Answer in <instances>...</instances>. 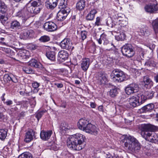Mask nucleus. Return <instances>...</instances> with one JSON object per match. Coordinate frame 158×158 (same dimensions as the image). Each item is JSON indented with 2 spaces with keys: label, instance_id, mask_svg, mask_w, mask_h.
<instances>
[{
  "label": "nucleus",
  "instance_id": "nucleus-35",
  "mask_svg": "<svg viewBox=\"0 0 158 158\" xmlns=\"http://www.w3.org/2000/svg\"><path fill=\"white\" fill-rule=\"evenodd\" d=\"M56 53L53 51H48L46 53V56L48 59L52 61L56 60Z\"/></svg>",
  "mask_w": 158,
  "mask_h": 158
},
{
  "label": "nucleus",
  "instance_id": "nucleus-57",
  "mask_svg": "<svg viewBox=\"0 0 158 158\" xmlns=\"http://www.w3.org/2000/svg\"><path fill=\"white\" fill-rule=\"evenodd\" d=\"M18 110V108L16 106L12 107L10 108V111L12 112L17 111Z\"/></svg>",
  "mask_w": 158,
  "mask_h": 158
},
{
  "label": "nucleus",
  "instance_id": "nucleus-19",
  "mask_svg": "<svg viewBox=\"0 0 158 158\" xmlns=\"http://www.w3.org/2000/svg\"><path fill=\"white\" fill-rule=\"evenodd\" d=\"M145 11L150 13H156L158 12V5L150 4L147 5L145 7Z\"/></svg>",
  "mask_w": 158,
  "mask_h": 158
},
{
  "label": "nucleus",
  "instance_id": "nucleus-31",
  "mask_svg": "<svg viewBox=\"0 0 158 158\" xmlns=\"http://www.w3.org/2000/svg\"><path fill=\"white\" fill-rule=\"evenodd\" d=\"M85 6V0H80L77 3L76 8L77 10L81 11L84 9Z\"/></svg>",
  "mask_w": 158,
  "mask_h": 158
},
{
  "label": "nucleus",
  "instance_id": "nucleus-20",
  "mask_svg": "<svg viewBox=\"0 0 158 158\" xmlns=\"http://www.w3.org/2000/svg\"><path fill=\"white\" fill-rule=\"evenodd\" d=\"M100 37L99 39H98L97 37H96L97 40L99 44H101L102 41L103 42V44L104 45H107L108 44L109 46H113L114 47V46L113 44L112 43H110L108 40L107 38L106 35L104 34H102L100 35Z\"/></svg>",
  "mask_w": 158,
  "mask_h": 158
},
{
  "label": "nucleus",
  "instance_id": "nucleus-55",
  "mask_svg": "<svg viewBox=\"0 0 158 158\" xmlns=\"http://www.w3.org/2000/svg\"><path fill=\"white\" fill-rule=\"evenodd\" d=\"M32 84V87L35 89L38 88L40 85L39 83L36 82L33 83Z\"/></svg>",
  "mask_w": 158,
  "mask_h": 158
},
{
  "label": "nucleus",
  "instance_id": "nucleus-54",
  "mask_svg": "<svg viewBox=\"0 0 158 158\" xmlns=\"http://www.w3.org/2000/svg\"><path fill=\"white\" fill-rule=\"evenodd\" d=\"M13 103V101L10 100H7L5 102L4 104L8 106H10L12 105Z\"/></svg>",
  "mask_w": 158,
  "mask_h": 158
},
{
  "label": "nucleus",
  "instance_id": "nucleus-60",
  "mask_svg": "<svg viewBox=\"0 0 158 158\" xmlns=\"http://www.w3.org/2000/svg\"><path fill=\"white\" fill-rule=\"evenodd\" d=\"M25 112L22 111L21 112L19 115V116L20 117H23L25 115Z\"/></svg>",
  "mask_w": 158,
  "mask_h": 158
},
{
  "label": "nucleus",
  "instance_id": "nucleus-2",
  "mask_svg": "<svg viewBox=\"0 0 158 158\" xmlns=\"http://www.w3.org/2000/svg\"><path fill=\"white\" fill-rule=\"evenodd\" d=\"M140 128L142 131L141 136L146 140L155 143L158 141L157 135L149 132L154 131L156 130L155 126L150 124H143L141 125Z\"/></svg>",
  "mask_w": 158,
  "mask_h": 158
},
{
  "label": "nucleus",
  "instance_id": "nucleus-24",
  "mask_svg": "<svg viewBox=\"0 0 158 158\" xmlns=\"http://www.w3.org/2000/svg\"><path fill=\"white\" fill-rule=\"evenodd\" d=\"M57 4V0H46L45 6L47 8L53 9Z\"/></svg>",
  "mask_w": 158,
  "mask_h": 158
},
{
  "label": "nucleus",
  "instance_id": "nucleus-61",
  "mask_svg": "<svg viewBox=\"0 0 158 158\" xmlns=\"http://www.w3.org/2000/svg\"><path fill=\"white\" fill-rule=\"evenodd\" d=\"M154 79L156 82H158V74H156L154 76Z\"/></svg>",
  "mask_w": 158,
  "mask_h": 158
},
{
  "label": "nucleus",
  "instance_id": "nucleus-30",
  "mask_svg": "<svg viewBox=\"0 0 158 158\" xmlns=\"http://www.w3.org/2000/svg\"><path fill=\"white\" fill-rule=\"evenodd\" d=\"M27 52L25 50H21L18 53V57L20 59L25 60L29 58V56L26 55Z\"/></svg>",
  "mask_w": 158,
  "mask_h": 158
},
{
  "label": "nucleus",
  "instance_id": "nucleus-21",
  "mask_svg": "<svg viewBox=\"0 0 158 158\" xmlns=\"http://www.w3.org/2000/svg\"><path fill=\"white\" fill-rule=\"evenodd\" d=\"M90 60L88 58H85L82 59L81 61V67L84 71H86L88 69L90 64Z\"/></svg>",
  "mask_w": 158,
  "mask_h": 158
},
{
  "label": "nucleus",
  "instance_id": "nucleus-32",
  "mask_svg": "<svg viewBox=\"0 0 158 158\" xmlns=\"http://www.w3.org/2000/svg\"><path fill=\"white\" fill-rule=\"evenodd\" d=\"M137 32L140 36H147L149 33V31L148 28L146 27H143L140 28Z\"/></svg>",
  "mask_w": 158,
  "mask_h": 158
},
{
  "label": "nucleus",
  "instance_id": "nucleus-10",
  "mask_svg": "<svg viewBox=\"0 0 158 158\" xmlns=\"http://www.w3.org/2000/svg\"><path fill=\"white\" fill-rule=\"evenodd\" d=\"M139 94H138L137 97L132 96L129 98V102L131 107H135L143 103L141 102V100H140Z\"/></svg>",
  "mask_w": 158,
  "mask_h": 158
},
{
  "label": "nucleus",
  "instance_id": "nucleus-28",
  "mask_svg": "<svg viewBox=\"0 0 158 158\" xmlns=\"http://www.w3.org/2000/svg\"><path fill=\"white\" fill-rule=\"evenodd\" d=\"M97 13V10L95 9L91 10L86 16V19L87 20H93L95 18V14Z\"/></svg>",
  "mask_w": 158,
  "mask_h": 158
},
{
  "label": "nucleus",
  "instance_id": "nucleus-4",
  "mask_svg": "<svg viewBox=\"0 0 158 158\" xmlns=\"http://www.w3.org/2000/svg\"><path fill=\"white\" fill-rule=\"evenodd\" d=\"M122 52L124 56L128 57H131L135 54L134 48L130 44H127L121 48Z\"/></svg>",
  "mask_w": 158,
  "mask_h": 158
},
{
  "label": "nucleus",
  "instance_id": "nucleus-58",
  "mask_svg": "<svg viewBox=\"0 0 158 158\" xmlns=\"http://www.w3.org/2000/svg\"><path fill=\"white\" fill-rule=\"evenodd\" d=\"M55 84L58 88H61L63 87V85L62 83H56Z\"/></svg>",
  "mask_w": 158,
  "mask_h": 158
},
{
  "label": "nucleus",
  "instance_id": "nucleus-36",
  "mask_svg": "<svg viewBox=\"0 0 158 158\" xmlns=\"http://www.w3.org/2000/svg\"><path fill=\"white\" fill-rule=\"evenodd\" d=\"M117 34L115 36L116 40L118 41L123 40L125 38L126 35L125 33L122 31L116 33Z\"/></svg>",
  "mask_w": 158,
  "mask_h": 158
},
{
  "label": "nucleus",
  "instance_id": "nucleus-27",
  "mask_svg": "<svg viewBox=\"0 0 158 158\" xmlns=\"http://www.w3.org/2000/svg\"><path fill=\"white\" fill-rule=\"evenodd\" d=\"M143 81V84H144V86L147 88H150L153 85L152 82L147 76L144 77Z\"/></svg>",
  "mask_w": 158,
  "mask_h": 158
},
{
  "label": "nucleus",
  "instance_id": "nucleus-47",
  "mask_svg": "<svg viewBox=\"0 0 158 158\" xmlns=\"http://www.w3.org/2000/svg\"><path fill=\"white\" fill-rule=\"evenodd\" d=\"M114 22H113L112 19L111 18H108L107 19L106 23L107 26L109 27L112 28L113 26Z\"/></svg>",
  "mask_w": 158,
  "mask_h": 158
},
{
  "label": "nucleus",
  "instance_id": "nucleus-7",
  "mask_svg": "<svg viewBox=\"0 0 158 158\" xmlns=\"http://www.w3.org/2000/svg\"><path fill=\"white\" fill-rule=\"evenodd\" d=\"M155 94V92L152 91H146L143 93H140L139 94L140 100H141V102L143 103L146 100L152 99Z\"/></svg>",
  "mask_w": 158,
  "mask_h": 158
},
{
  "label": "nucleus",
  "instance_id": "nucleus-14",
  "mask_svg": "<svg viewBox=\"0 0 158 158\" xmlns=\"http://www.w3.org/2000/svg\"><path fill=\"white\" fill-rule=\"evenodd\" d=\"M138 85L137 84L133 83L128 85L126 88L125 91L127 95H130L137 92L138 90Z\"/></svg>",
  "mask_w": 158,
  "mask_h": 158
},
{
  "label": "nucleus",
  "instance_id": "nucleus-25",
  "mask_svg": "<svg viewBox=\"0 0 158 158\" xmlns=\"http://www.w3.org/2000/svg\"><path fill=\"white\" fill-rule=\"evenodd\" d=\"M52 131H42L40 134V136L41 139L44 140H47L49 139L52 134Z\"/></svg>",
  "mask_w": 158,
  "mask_h": 158
},
{
  "label": "nucleus",
  "instance_id": "nucleus-33",
  "mask_svg": "<svg viewBox=\"0 0 158 158\" xmlns=\"http://www.w3.org/2000/svg\"><path fill=\"white\" fill-rule=\"evenodd\" d=\"M154 106L153 104H149L142 107L140 109V110L142 113L150 111L154 108Z\"/></svg>",
  "mask_w": 158,
  "mask_h": 158
},
{
  "label": "nucleus",
  "instance_id": "nucleus-13",
  "mask_svg": "<svg viewBox=\"0 0 158 158\" xmlns=\"http://www.w3.org/2000/svg\"><path fill=\"white\" fill-rule=\"evenodd\" d=\"M4 84H10L11 82L16 83L18 81L17 78L12 74H5L3 77Z\"/></svg>",
  "mask_w": 158,
  "mask_h": 158
},
{
  "label": "nucleus",
  "instance_id": "nucleus-34",
  "mask_svg": "<svg viewBox=\"0 0 158 158\" xmlns=\"http://www.w3.org/2000/svg\"><path fill=\"white\" fill-rule=\"evenodd\" d=\"M124 27V26L121 25L114 23L112 28L113 29V31L116 33H118L119 32H121Z\"/></svg>",
  "mask_w": 158,
  "mask_h": 158
},
{
  "label": "nucleus",
  "instance_id": "nucleus-12",
  "mask_svg": "<svg viewBox=\"0 0 158 158\" xmlns=\"http://www.w3.org/2000/svg\"><path fill=\"white\" fill-rule=\"evenodd\" d=\"M83 131L86 133L95 135H97L98 133V129L97 128L95 125L90 123L88 124Z\"/></svg>",
  "mask_w": 158,
  "mask_h": 158
},
{
  "label": "nucleus",
  "instance_id": "nucleus-26",
  "mask_svg": "<svg viewBox=\"0 0 158 158\" xmlns=\"http://www.w3.org/2000/svg\"><path fill=\"white\" fill-rule=\"evenodd\" d=\"M34 133L32 131H28L25 133L24 141L26 143H29L33 139Z\"/></svg>",
  "mask_w": 158,
  "mask_h": 158
},
{
  "label": "nucleus",
  "instance_id": "nucleus-46",
  "mask_svg": "<svg viewBox=\"0 0 158 158\" xmlns=\"http://www.w3.org/2000/svg\"><path fill=\"white\" fill-rule=\"evenodd\" d=\"M32 5L34 6H42V2L41 0H32L31 1Z\"/></svg>",
  "mask_w": 158,
  "mask_h": 158
},
{
  "label": "nucleus",
  "instance_id": "nucleus-38",
  "mask_svg": "<svg viewBox=\"0 0 158 158\" xmlns=\"http://www.w3.org/2000/svg\"><path fill=\"white\" fill-rule=\"evenodd\" d=\"M7 130L6 129H0V139L3 140L7 136Z\"/></svg>",
  "mask_w": 158,
  "mask_h": 158
},
{
  "label": "nucleus",
  "instance_id": "nucleus-42",
  "mask_svg": "<svg viewBox=\"0 0 158 158\" xmlns=\"http://www.w3.org/2000/svg\"><path fill=\"white\" fill-rule=\"evenodd\" d=\"M28 64V65L25 66L23 67V70L25 73L28 74L33 73L34 71L32 68Z\"/></svg>",
  "mask_w": 158,
  "mask_h": 158
},
{
  "label": "nucleus",
  "instance_id": "nucleus-44",
  "mask_svg": "<svg viewBox=\"0 0 158 158\" xmlns=\"http://www.w3.org/2000/svg\"><path fill=\"white\" fill-rule=\"evenodd\" d=\"M18 158H32L31 154L29 152H25L20 155L18 157Z\"/></svg>",
  "mask_w": 158,
  "mask_h": 158
},
{
  "label": "nucleus",
  "instance_id": "nucleus-37",
  "mask_svg": "<svg viewBox=\"0 0 158 158\" xmlns=\"http://www.w3.org/2000/svg\"><path fill=\"white\" fill-rule=\"evenodd\" d=\"M24 8L26 11L28 12V15H30V17L31 15V14H33V12H34V6L32 5L31 3L27 4L26 7Z\"/></svg>",
  "mask_w": 158,
  "mask_h": 158
},
{
  "label": "nucleus",
  "instance_id": "nucleus-62",
  "mask_svg": "<svg viewBox=\"0 0 158 158\" xmlns=\"http://www.w3.org/2000/svg\"><path fill=\"white\" fill-rule=\"evenodd\" d=\"M90 106L92 108H94L96 107V105L94 103L91 102L90 103Z\"/></svg>",
  "mask_w": 158,
  "mask_h": 158
},
{
  "label": "nucleus",
  "instance_id": "nucleus-5",
  "mask_svg": "<svg viewBox=\"0 0 158 158\" xmlns=\"http://www.w3.org/2000/svg\"><path fill=\"white\" fill-rule=\"evenodd\" d=\"M7 10V7L5 3L0 0V21L3 24L5 23L6 22L8 18L1 13L5 14Z\"/></svg>",
  "mask_w": 158,
  "mask_h": 158
},
{
  "label": "nucleus",
  "instance_id": "nucleus-41",
  "mask_svg": "<svg viewBox=\"0 0 158 158\" xmlns=\"http://www.w3.org/2000/svg\"><path fill=\"white\" fill-rule=\"evenodd\" d=\"M68 0H61L59 5V8L61 9H67V5Z\"/></svg>",
  "mask_w": 158,
  "mask_h": 158
},
{
  "label": "nucleus",
  "instance_id": "nucleus-39",
  "mask_svg": "<svg viewBox=\"0 0 158 158\" xmlns=\"http://www.w3.org/2000/svg\"><path fill=\"white\" fill-rule=\"evenodd\" d=\"M156 65V63L152 59L148 60L145 64V66L148 67H154Z\"/></svg>",
  "mask_w": 158,
  "mask_h": 158
},
{
  "label": "nucleus",
  "instance_id": "nucleus-64",
  "mask_svg": "<svg viewBox=\"0 0 158 158\" xmlns=\"http://www.w3.org/2000/svg\"><path fill=\"white\" fill-rule=\"evenodd\" d=\"M99 110L102 111L103 110V107L102 106H100L98 107Z\"/></svg>",
  "mask_w": 158,
  "mask_h": 158
},
{
  "label": "nucleus",
  "instance_id": "nucleus-40",
  "mask_svg": "<svg viewBox=\"0 0 158 158\" xmlns=\"http://www.w3.org/2000/svg\"><path fill=\"white\" fill-rule=\"evenodd\" d=\"M152 26L156 33H158V18L153 20Z\"/></svg>",
  "mask_w": 158,
  "mask_h": 158
},
{
  "label": "nucleus",
  "instance_id": "nucleus-45",
  "mask_svg": "<svg viewBox=\"0 0 158 158\" xmlns=\"http://www.w3.org/2000/svg\"><path fill=\"white\" fill-rule=\"evenodd\" d=\"M50 40V37L48 35H44L40 37L39 39V40L42 42H46L49 41Z\"/></svg>",
  "mask_w": 158,
  "mask_h": 158
},
{
  "label": "nucleus",
  "instance_id": "nucleus-6",
  "mask_svg": "<svg viewBox=\"0 0 158 158\" xmlns=\"http://www.w3.org/2000/svg\"><path fill=\"white\" fill-rule=\"evenodd\" d=\"M113 73L114 75L113 77L114 80L118 82L123 81L126 79L125 75L123 72L120 69H114L113 71Z\"/></svg>",
  "mask_w": 158,
  "mask_h": 158
},
{
  "label": "nucleus",
  "instance_id": "nucleus-29",
  "mask_svg": "<svg viewBox=\"0 0 158 158\" xmlns=\"http://www.w3.org/2000/svg\"><path fill=\"white\" fill-rule=\"evenodd\" d=\"M28 64L30 66L35 68H39L41 64L35 59H32L28 62Z\"/></svg>",
  "mask_w": 158,
  "mask_h": 158
},
{
  "label": "nucleus",
  "instance_id": "nucleus-16",
  "mask_svg": "<svg viewBox=\"0 0 158 158\" xmlns=\"http://www.w3.org/2000/svg\"><path fill=\"white\" fill-rule=\"evenodd\" d=\"M19 31L21 32L20 35L23 39H26L33 36V31L31 30L29 31L26 29L25 27H24L23 28L21 29Z\"/></svg>",
  "mask_w": 158,
  "mask_h": 158
},
{
  "label": "nucleus",
  "instance_id": "nucleus-18",
  "mask_svg": "<svg viewBox=\"0 0 158 158\" xmlns=\"http://www.w3.org/2000/svg\"><path fill=\"white\" fill-rule=\"evenodd\" d=\"M68 56V54L66 51H60L58 53L57 61L59 63L63 62L67 59Z\"/></svg>",
  "mask_w": 158,
  "mask_h": 158
},
{
  "label": "nucleus",
  "instance_id": "nucleus-3",
  "mask_svg": "<svg viewBox=\"0 0 158 158\" xmlns=\"http://www.w3.org/2000/svg\"><path fill=\"white\" fill-rule=\"evenodd\" d=\"M124 148L128 151L137 152L141 148V145L138 141L134 137L126 135L121 140Z\"/></svg>",
  "mask_w": 158,
  "mask_h": 158
},
{
  "label": "nucleus",
  "instance_id": "nucleus-43",
  "mask_svg": "<svg viewBox=\"0 0 158 158\" xmlns=\"http://www.w3.org/2000/svg\"><path fill=\"white\" fill-rule=\"evenodd\" d=\"M118 89L116 88L112 89L110 91V95L112 97H114L116 96L118 93Z\"/></svg>",
  "mask_w": 158,
  "mask_h": 158
},
{
  "label": "nucleus",
  "instance_id": "nucleus-49",
  "mask_svg": "<svg viewBox=\"0 0 158 158\" xmlns=\"http://www.w3.org/2000/svg\"><path fill=\"white\" fill-rule=\"evenodd\" d=\"M88 32L85 31H83L81 32V40H84L86 38Z\"/></svg>",
  "mask_w": 158,
  "mask_h": 158
},
{
  "label": "nucleus",
  "instance_id": "nucleus-48",
  "mask_svg": "<svg viewBox=\"0 0 158 158\" xmlns=\"http://www.w3.org/2000/svg\"><path fill=\"white\" fill-rule=\"evenodd\" d=\"M42 8V6H34V12H33V14H36L39 13Z\"/></svg>",
  "mask_w": 158,
  "mask_h": 158
},
{
  "label": "nucleus",
  "instance_id": "nucleus-63",
  "mask_svg": "<svg viewBox=\"0 0 158 158\" xmlns=\"http://www.w3.org/2000/svg\"><path fill=\"white\" fill-rule=\"evenodd\" d=\"M112 156L110 153L106 154V158H113Z\"/></svg>",
  "mask_w": 158,
  "mask_h": 158
},
{
  "label": "nucleus",
  "instance_id": "nucleus-15",
  "mask_svg": "<svg viewBox=\"0 0 158 158\" xmlns=\"http://www.w3.org/2000/svg\"><path fill=\"white\" fill-rule=\"evenodd\" d=\"M57 27L56 24L52 21L46 22L44 25V30L48 32L54 31L57 29Z\"/></svg>",
  "mask_w": 158,
  "mask_h": 158
},
{
  "label": "nucleus",
  "instance_id": "nucleus-59",
  "mask_svg": "<svg viewBox=\"0 0 158 158\" xmlns=\"http://www.w3.org/2000/svg\"><path fill=\"white\" fill-rule=\"evenodd\" d=\"M5 95V93H3L2 95V96L1 97V98L3 102V103L4 102H5V99L4 98V96Z\"/></svg>",
  "mask_w": 158,
  "mask_h": 158
},
{
  "label": "nucleus",
  "instance_id": "nucleus-53",
  "mask_svg": "<svg viewBox=\"0 0 158 158\" xmlns=\"http://www.w3.org/2000/svg\"><path fill=\"white\" fill-rule=\"evenodd\" d=\"M101 18L99 17H98L96 19V21L95 22V24L96 25L98 26L101 25Z\"/></svg>",
  "mask_w": 158,
  "mask_h": 158
},
{
  "label": "nucleus",
  "instance_id": "nucleus-56",
  "mask_svg": "<svg viewBox=\"0 0 158 158\" xmlns=\"http://www.w3.org/2000/svg\"><path fill=\"white\" fill-rule=\"evenodd\" d=\"M58 149L57 147L55 144H52L51 147V149L54 151L57 150Z\"/></svg>",
  "mask_w": 158,
  "mask_h": 158
},
{
  "label": "nucleus",
  "instance_id": "nucleus-23",
  "mask_svg": "<svg viewBox=\"0 0 158 158\" xmlns=\"http://www.w3.org/2000/svg\"><path fill=\"white\" fill-rule=\"evenodd\" d=\"M24 28V27L21 26L20 23L16 20H14L10 24V28L15 31L20 30Z\"/></svg>",
  "mask_w": 158,
  "mask_h": 158
},
{
  "label": "nucleus",
  "instance_id": "nucleus-17",
  "mask_svg": "<svg viewBox=\"0 0 158 158\" xmlns=\"http://www.w3.org/2000/svg\"><path fill=\"white\" fill-rule=\"evenodd\" d=\"M16 16L21 18L24 21H25L30 17V15H28V12L26 11L24 7L17 12Z\"/></svg>",
  "mask_w": 158,
  "mask_h": 158
},
{
  "label": "nucleus",
  "instance_id": "nucleus-22",
  "mask_svg": "<svg viewBox=\"0 0 158 158\" xmlns=\"http://www.w3.org/2000/svg\"><path fill=\"white\" fill-rule=\"evenodd\" d=\"M89 120L86 118H81L77 123L78 128L83 131L85 129L88 124H89Z\"/></svg>",
  "mask_w": 158,
  "mask_h": 158
},
{
  "label": "nucleus",
  "instance_id": "nucleus-52",
  "mask_svg": "<svg viewBox=\"0 0 158 158\" xmlns=\"http://www.w3.org/2000/svg\"><path fill=\"white\" fill-rule=\"evenodd\" d=\"M124 15L121 13L118 14L117 15V16H116V18L119 21H122L123 18L124 17Z\"/></svg>",
  "mask_w": 158,
  "mask_h": 158
},
{
  "label": "nucleus",
  "instance_id": "nucleus-9",
  "mask_svg": "<svg viewBox=\"0 0 158 158\" xmlns=\"http://www.w3.org/2000/svg\"><path fill=\"white\" fill-rule=\"evenodd\" d=\"M70 12L69 9L62 10L59 11L56 15V18L54 19L55 22L57 21H62L65 19L68 13Z\"/></svg>",
  "mask_w": 158,
  "mask_h": 158
},
{
  "label": "nucleus",
  "instance_id": "nucleus-51",
  "mask_svg": "<svg viewBox=\"0 0 158 158\" xmlns=\"http://www.w3.org/2000/svg\"><path fill=\"white\" fill-rule=\"evenodd\" d=\"M60 128L63 130L66 131L67 130L69 129V127L65 123H63L61 124Z\"/></svg>",
  "mask_w": 158,
  "mask_h": 158
},
{
  "label": "nucleus",
  "instance_id": "nucleus-11",
  "mask_svg": "<svg viewBox=\"0 0 158 158\" xmlns=\"http://www.w3.org/2000/svg\"><path fill=\"white\" fill-rule=\"evenodd\" d=\"M96 78L98 82L100 85H104L108 82L107 75L104 73H98Z\"/></svg>",
  "mask_w": 158,
  "mask_h": 158
},
{
  "label": "nucleus",
  "instance_id": "nucleus-50",
  "mask_svg": "<svg viewBox=\"0 0 158 158\" xmlns=\"http://www.w3.org/2000/svg\"><path fill=\"white\" fill-rule=\"evenodd\" d=\"M45 112V111H44L43 110L37 113L35 117L37 118L38 121H39L40 118H41Z\"/></svg>",
  "mask_w": 158,
  "mask_h": 158
},
{
  "label": "nucleus",
  "instance_id": "nucleus-8",
  "mask_svg": "<svg viewBox=\"0 0 158 158\" xmlns=\"http://www.w3.org/2000/svg\"><path fill=\"white\" fill-rule=\"evenodd\" d=\"M60 46L63 49L72 50L74 48L71 40L69 38H65L60 43Z\"/></svg>",
  "mask_w": 158,
  "mask_h": 158
},
{
  "label": "nucleus",
  "instance_id": "nucleus-1",
  "mask_svg": "<svg viewBox=\"0 0 158 158\" xmlns=\"http://www.w3.org/2000/svg\"><path fill=\"white\" fill-rule=\"evenodd\" d=\"M85 136L80 133H77L72 135L67 142L68 147L73 150L80 151L85 146Z\"/></svg>",
  "mask_w": 158,
  "mask_h": 158
}]
</instances>
